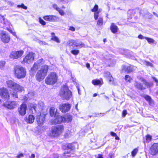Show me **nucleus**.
I'll return each instance as SVG.
<instances>
[{
    "label": "nucleus",
    "instance_id": "nucleus-1",
    "mask_svg": "<svg viewBox=\"0 0 158 158\" xmlns=\"http://www.w3.org/2000/svg\"><path fill=\"white\" fill-rule=\"evenodd\" d=\"M59 95L63 100H68L72 96V92L69 90L68 87L64 85L61 88Z\"/></svg>",
    "mask_w": 158,
    "mask_h": 158
},
{
    "label": "nucleus",
    "instance_id": "nucleus-20",
    "mask_svg": "<svg viewBox=\"0 0 158 158\" xmlns=\"http://www.w3.org/2000/svg\"><path fill=\"white\" fill-rule=\"evenodd\" d=\"M50 114L51 117H56V115H58L56 110L54 107H52L50 108Z\"/></svg>",
    "mask_w": 158,
    "mask_h": 158
},
{
    "label": "nucleus",
    "instance_id": "nucleus-45",
    "mask_svg": "<svg viewBox=\"0 0 158 158\" xmlns=\"http://www.w3.org/2000/svg\"><path fill=\"white\" fill-rule=\"evenodd\" d=\"M5 64V62L4 61H1L0 62V69L4 67Z\"/></svg>",
    "mask_w": 158,
    "mask_h": 158
},
{
    "label": "nucleus",
    "instance_id": "nucleus-8",
    "mask_svg": "<svg viewBox=\"0 0 158 158\" xmlns=\"http://www.w3.org/2000/svg\"><path fill=\"white\" fill-rule=\"evenodd\" d=\"M73 148L71 144H69L67 145V149L63 155L64 158H67L74 156V154L72 153L73 152Z\"/></svg>",
    "mask_w": 158,
    "mask_h": 158
},
{
    "label": "nucleus",
    "instance_id": "nucleus-47",
    "mask_svg": "<svg viewBox=\"0 0 158 158\" xmlns=\"http://www.w3.org/2000/svg\"><path fill=\"white\" fill-rule=\"evenodd\" d=\"M52 6L53 8L57 11L60 8L56 4H53Z\"/></svg>",
    "mask_w": 158,
    "mask_h": 158
},
{
    "label": "nucleus",
    "instance_id": "nucleus-44",
    "mask_svg": "<svg viewBox=\"0 0 158 158\" xmlns=\"http://www.w3.org/2000/svg\"><path fill=\"white\" fill-rule=\"evenodd\" d=\"M39 21L40 24L43 25H45L46 24L45 22L40 17L39 18Z\"/></svg>",
    "mask_w": 158,
    "mask_h": 158
},
{
    "label": "nucleus",
    "instance_id": "nucleus-27",
    "mask_svg": "<svg viewBox=\"0 0 158 158\" xmlns=\"http://www.w3.org/2000/svg\"><path fill=\"white\" fill-rule=\"evenodd\" d=\"M40 66L37 64V63H35L31 69V71L35 72L39 68Z\"/></svg>",
    "mask_w": 158,
    "mask_h": 158
},
{
    "label": "nucleus",
    "instance_id": "nucleus-41",
    "mask_svg": "<svg viewBox=\"0 0 158 158\" xmlns=\"http://www.w3.org/2000/svg\"><path fill=\"white\" fill-rule=\"evenodd\" d=\"M100 11V10H98V11L97 12H95L94 13V18L95 20H96L98 19V14L99 12Z\"/></svg>",
    "mask_w": 158,
    "mask_h": 158
},
{
    "label": "nucleus",
    "instance_id": "nucleus-48",
    "mask_svg": "<svg viewBox=\"0 0 158 158\" xmlns=\"http://www.w3.org/2000/svg\"><path fill=\"white\" fill-rule=\"evenodd\" d=\"M70 135V132L68 131L64 135V137L66 138H69Z\"/></svg>",
    "mask_w": 158,
    "mask_h": 158
},
{
    "label": "nucleus",
    "instance_id": "nucleus-52",
    "mask_svg": "<svg viewBox=\"0 0 158 158\" xmlns=\"http://www.w3.org/2000/svg\"><path fill=\"white\" fill-rule=\"evenodd\" d=\"M152 78L154 81L156 82L157 86L158 85V80L157 79L156 77H153ZM157 93H158V91H157Z\"/></svg>",
    "mask_w": 158,
    "mask_h": 158
},
{
    "label": "nucleus",
    "instance_id": "nucleus-12",
    "mask_svg": "<svg viewBox=\"0 0 158 158\" xmlns=\"http://www.w3.org/2000/svg\"><path fill=\"white\" fill-rule=\"evenodd\" d=\"M1 40L4 43H8L9 42L10 37L6 31H2L1 34Z\"/></svg>",
    "mask_w": 158,
    "mask_h": 158
},
{
    "label": "nucleus",
    "instance_id": "nucleus-32",
    "mask_svg": "<svg viewBox=\"0 0 158 158\" xmlns=\"http://www.w3.org/2000/svg\"><path fill=\"white\" fill-rule=\"evenodd\" d=\"M106 74H107V75L108 76L107 77V78L110 81V82H111V81H113V78L112 77V76L111 75L110 73L109 72H107L106 73Z\"/></svg>",
    "mask_w": 158,
    "mask_h": 158
},
{
    "label": "nucleus",
    "instance_id": "nucleus-18",
    "mask_svg": "<svg viewBox=\"0 0 158 158\" xmlns=\"http://www.w3.org/2000/svg\"><path fill=\"white\" fill-rule=\"evenodd\" d=\"M137 67L132 65L127 66L123 65L122 67V70H124L127 73H130L136 69Z\"/></svg>",
    "mask_w": 158,
    "mask_h": 158
},
{
    "label": "nucleus",
    "instance_id": "nucleus-30",
    "mask_svg": "<svg viewBox=\"0 0 158 158\" xmlns=\"http://www.w3.org/2000/svg\"><path fill=\"white\" fill-rule=\"evenodd\" d=\"M57 118L59 123H60L62 122H64V118L63 117L58 115V116H57Z\"/></svg>",
    "mask_w": 158,
    "mask_h": 158
},
{
    "label": "nucleus",
    "instance_id": "nucleus-56",
    "mask_svg": "<svg viewBox=\"0 0 158 158\" xmlns=\"http://www.w3.org/2000/svg\"><path fill=\"white\" fill-rule=\"evenodd\" d=\"M69 30L72 31H74L75 30V28L73 27H69Z\"/></svg>",
    "mask_w": 158,
    "mask_h": 158
},
{
    "label": "nucleus",
    "instance_id": "nucleus-21",
    "mask_svg": "<svg viewBox=\"0 0 158 158\" xmlns=\"http://www.w3.org/2000/svg\"><path fill=\"white\" fill-rule=\"evenodd\" d=\"M134 85L136 88L139 90H143L145 89V87H144L141 84L137 81H135Z\"/></svg>",
    "mask_w": 158,
    "mask_h": 158
},
{
    "label": "nucleus",
    "instance_id": "nucleus-10",
    "mask_svg": "<svg viewBox=\"0 0 158 158\" xmlns=\"http://www.w3.org/2000/svg\"><path fill=\"white\" fill-rule=\"evenodd\" d=\"M71 105L68 103H61L60 105L59 109L63 113L68 111L70 109Z\"/></svg>",
    "mask_w": 158,
    "mask_h": 158
},
{
    "label": "nucleus",
    "instance_id": "nucleus-11",
    "mask_svg": "<svg viewBox=\"0 0 158 158\" xmlns=\"http://www.w3.org/2000/svg\"><path fill=\"white\" fill-rule=\"evenodd\" d=\"M0 95L3 98L8 99L10 95L8 89L5 88H0Z\"/></svg>",
    "mask_w": 158,
    "mask_h": 158
},
{
    "label": "nucleus",
    "instance_id": "nucleus-46",
    "mask_svg": "<svg viewBox=\"0 0 158 158\" xmlns=\"http://www.w3.org/2000/svg\"><path fill=\"white\" fill-rule=\"evenodd\" d=\"M146 139L147 141L148 142L150 141L152 139V136L149 135H148L146 136Z\"/></svg>",
    "mask_w": 158,
    "mask_h": 158
},
{
    "label": "nucleus",
    "instance_id": "nucleus-26",
    "mask_svg": "<svg viewBox=\"0 0 158 158\" xmlns=\"http://www.w3.org/2000/svg\"><path fill=\"white\" fill-rule=\"evenodd\" d=\"M52 38L51 40H53L57 43H59L60 42V41L58 38L55 35V34L54 32H52L51 33Z\"/></svg>",
    "mask_w": 158,
    "mask_h": 158
},
{
    "label": "nucleus",
    "instance_id": "nucleus-63",
    "mask_svg": "<svg viewBox=\"0 0 158 158\" xmlns=\"http://www.w3.org/2000/svg\"><path fill=\"white\" fill-rule=\"evenodd\" d=\"M86 67H87L88 69H89V67H90V64H89V63H87V64H86Z\"/></svg>",
    "mask_w": 158,
    "mask_h": 158
},
{
    "label": "nucleus",
    "instance_id": "nucleus-16",
    "mask_svg": "<svg viewBox=\"0 0 158 158\" xmlns=\"http://www.w3.org/2000/svg\"><path fill=\"white\" fill-rule=\"evenodd\" d=\"M45 120V116L44 115L40 114L36 117V120L39 126H42Z\"/></svg>",
    "mask_w": 158,
    "mask_h": 158
},
{
    "label": "nucleus",
    "instance_id": "nucleus-57",
    "mask_svg": "<svg viewBox=\"0 0 158 158\" xmlns=\"http://www.w3.org/2000/svg\"><path fill=\"white\" fill-rule=\"evenodd\" d=\"M14 4V3L11 2L9 1L8 2V4L10 6H12Z\"/></svg>",
    "mask_w": 158,
    "mask_h": 158
},
{
    "label": "nucleus",
    "instance_id": "nucleus-22",
    "mask_svg": "<svg viewBox=\"0 0 158 158\" xmlns=\"http://www.w3.org/2000/svg\"><path fill=\"white\" fill-rule=\"evenodd\" d=\"M106 60V63L108 64L109 66H113L115 63V61L113 60H112L110 58H105Z\"/></svg>",
    "mask_w": 158,
    "mask_h": 158
},
{
    "label": "nucleus",
    "instance_id": "nucleus-38",
    "mask_svg": "<svg viewBox=\"0 0 158 158\" xmlns=\"http://www.w3.org/2000/svg\"><path fill=\"white\" fill-rule=\"evenodd\" d=\"M145 39L146 40L148 43L150 44L153 43L154 42V40L153 39L148 37H145Z\"/></svg>",
    "mask_w": 158,
    "mask_h": 158
},
{
    "label": "nucleus",
    "instance_id": "nucleus-29",
    "mask_svg": "<svg viewBox=\"0 0 158 158\" xmlns=\"http://www.w3.org/2000/svg\"><path fill=\"white\" fill-rule=\"evenodd\" d=\"M142 63L143 64L148 66H150L151 67H153V66L152 64L147 61L143 60L142 61Z\"/></svg>",
    "mask_w": 158,
    "mask_h": 158
},
{
    "label": "nucleus",
    "instance_id": "nucleus-61",
    "mask_svg": "<svg viewBox=\"0 0 158 158\" xmlns=\"http://www.w3.org/2000/svg\"><path fill=\"white\" fill-rule=\"evenodd\" d=\"M109 156L110 158H113L114 157V154L112 153L110 154Z\"/></svg>",
    "mask_w": 158,
    "mask_h": 158
},
{
    "label": "nucleus",
    "instance_id": "nucleus-19",
    "mask_svg": "<svg viewBox=\"0 0 158 158\" xmlns=\"http://www.w3.org/2000/svg\"><path fill=\"white\" fill-rule=\"evenodd\" d=\"M71 43L74 46L79 47L80 48L84 46V44L81 42H78L77 40H72L71 41Z\"/></svg>",
    "mask_w": 158,
    "mask_h": 158
},
{
    "label": "nucleus",
    "instance_id": "nucleus-49",
    "mask_svg": "<svg viewBox=\"0 0 158 158\" xmlns=\"http://www.w3.org/2000/svg\"><path fill=\"white\" fill-rule=\"evenodd\" d=\"M57 11H58L59 14L61 15H64V11L61 10L60 8L59 9V10H58Z\"/></svg>",
    "mask_w": 158,
    "mask_h": 158
},
{
    "label": "nucleus",
    "instance_id": "nucleus-2",
    "mask_svg": "<svg viewBox=\"0 0 158 158\" xmlns=\"http://www.w3.org/2000/svg\"><path fill=\"white\" fill-rule=\"evenodd\" d=\"M14 71L15 76L19 79L24 77L26 76V69L21 66H15L14 68Z\"/></svg>",
    "mask_w": 158,
    "mask_h": 158
},
{
    "label": "nucleus",
    "instance_id": "nucleus-35",
    "mask_svg": "<svg viewBox=\"0 0 158 158\" xmlns=\"http://www.w3.org/2000/svg\"><path fill=\"white\" fill-rule=\"evenodd\" d=\"M138 151V149L137 148L134 149L131 152V155L133 157H134Z\"/></svg>",
    "mask_w": 158,
    "mask_h": 158
},
{
    "label": "nucleus",
    "instance_id": "nucleus-42",
    "mask_svg": "<svg viewBox=\"0 0 158 158\" xmlns=\"http://www.w3.org/2000/svg\"><path fill=\"white\" fill-rule=\"evenodd\" d=\"M57 116H58V115H56V117H54L55 118L52 121V123L53 124H57L59 123L58 121V118H57Z\"/></svg>",
    "mask_w": 158,
    "mask_h": 158
},
{
    "label": "nucleus",
    "instance_id": "nucleus-24",
    "mask_svg": "<svg viewBox=\"0 0 158 158\" xmlns=\"http://www.w3.org/2000/svg\"><path fill=\"white\" fill-rule=\"evenodd\" d=\"M110 29L113 33H115L117 32L118 28L114 24L112 23L110 26Z\"/></svg>",
    "mask_w": 158,
    "mask_h": 158
},
{
    "label": "nucleus",
    "instance_id": "nucleus-14",
    "mask_svg": "<svg viewBox=\"0 0 158 158\" xmlns=\"http://www.w3.org/2000/svg\"><path fill=\"white\" fill-rule=\"evenodd\" d=\"M150 153L152 155H155L158 153V144H153L150 148Z\"/></svg>",
    "mask_w": 158,
    "mask_h": 158
},
{
    "label": "nucleus",
    "instance_id": "nucleus-62",
    "mask_svg": "<svg viewBox=\"0 0 158 158\" xmlns=\"http://www.w3.org/2000/svg\"><path fill=\"white\" fill-rule=\"evenodd\" d=\"M97 158H103L101 155H98Z\"/></svg>",
    "mask_w": 158,
    "mask_h": 158
},
{
    "label": "nucleus",
    "instance_id": "nucleus-23",
    "mask_svg": "<svg viewBox=\"0 0 158 158\" xmlns=\"http://www.w3.org/2000/svg\"><path fill=\"white\" fill-rule=\"evenodd\" d=\"M35 120L34 116L32 115H29L28 118H27V122L28 123H32Z\"/></svg>",
    "mask_w": 158,
    "mask_h": 158
},
{
    "label": "nucleus",
    "instance_id": "nucleus-59",
    "mask_svg": "<svg viewBox=\"0 0 158 158\" xmlns=\"http://www.w3.org/2000/svg\"><path fill=\"white\" fill-rule=\"evenodd\" d=\"M35 155L34 154H32L31 156H29V158H35Z\"/></svg>",
    "mask_w": 158,
    "mask_h": 158
},
{
    "label": "nucleus",
    "instance_id": "nucleus-4",
    "mask_svg": "<svg viewBox=\"0 0 158 158\" xmlns=\"http://www.w3.org/2000/svg\"><path fill=\"white\" fill-rule=\"evenodd\" d=\"M57 75L56 73L51 72L46 78L45 83L48 85L54 84L57 82Z\"/></svg>",
    "mask_w": 158,
    "mask_h": 158
},
{
    "label": "nucleus",
    "instance_id": "nucleus-28",
    "mask_svg": "<svg viewBox=\"0 0 158 158\" xmlns=\"http://www.w3.org/2000/svg\"><path fill=\"white\" fill-rule=\"evenodd\" d=\"M63 117L64 118V122L69 123L72 120V117L70 115H67Z\"/></svg>",
    "mask_w": 158,
    "mask_h": 158
},
{
    "label": "nucleus",
    "instance_id": "nucleus-25",
    "mask_svg": "<svg viewBox=\"0 0 158 158\" xmlns=\"http://www.w3.org/2000/svg\"><path fill=\"white\" fill-rule=\"evenodd\" d=\"M145 99L149 103V104L151 105H152L153 104V101L152 99L148 95H146L144 96Z\"/></svg>",
    "mask_w": 158,
    "mask_h": 158
},
{
    "label": "nucleus",
    "instance_id": "nucleus-13",
    "mask_svg": "<svg viewBox=\"0 0 158 158\" xmlns=\"http://www.w3.org/2000/svg\"><path fill=\"white\" fill-rule=\"evenodd\" d=\"M17 104L15 101L7 102L4 104V106L9 109H13L17 106Z\"/></svg>",
    "mask_w": 158,
    "mask_h": 158
},
{
    "label": "nucleus",
    "instance_id": "nucleus-33",
    "mask_svg": "<svg viewBox=\"0 0 158 158\" xmlns=\"http://www.w3.org/2000/svg\"><path fill=\"white\" fill-rule=\"evenodd\" d=\"M103 23V21L102 18L101 17H100L97 21V25L99 26H101L102 25Z\"/></svg>",
    "mask_w": 158,
    "mask_h": 158
},
{
    "label": "nucleus",
    "instance_id": "nucleus-39",
    "mask_svg": "<svg viewBox=\"0 0 158 158\" xmlns=\"http://www.w3.org/2000/svg\"><path fill=\"white\" fill-rule=\"evenodd\" d=\"M18 8H21L25 10H27V6L24 5L22 3L21 5H19L17 6Z\"/></svg>",
    "mask_w": 158,
    "mask_h": 158
},
{
    "label": "nucleus",
    "instance_id": "nucleus-54",
    "mask_svg": "<svg viewBox=\"0 0 158 158\" xmlns=\"http://www.w3.org/2000/svg\"><path fill=\"white\" fill-rule=\"evenodd\" d=\"M142 79V81H143V82L145 83V85L147 86V87H148L149 86V84L148 83H147L145 80H143V78H141Z\"/></svg>",
    "mask_w": 158,
    "mask_h": 158
},
{
    "label": "nucleus",
    "instance_id": "nucleus-51",
    "mask_svg": "<svg viewBox=\"0 0 158 158\" xmlns=\"http://www.w3.org/2000/svg\"><path fill=\"white\" fill-rule=\"evenodd\" d=\"M11 94L13 97L15 98H18V95L17 94V92H15V91H14L13 92H12Z\"/></svg>",
    "mask_w": 158,
    "mask_h": 158
},
{
    "label": "nucleus",
    "instance_id": "nucleus-40",
    "mask_svg": "<svg viewBox=\"0 0 158 158\" xmlns=\"http://www.w3.org/2000/svg\"><path fill=\"white\" fill-rule=\"evenodd\" d=\"M79 52V51L77 50H73L71 51V53L75 55H77Z\"/></svg>",
    "mask_w": 158,
    "mask_h": 158
},
{
    "label": "nucleus",
    "instance_id": "nucleus-55",
    "mask_svg": "<svg viewBox=\"0 0 158 158\" xmlns=\"http://www.w3.org/2000/svg\"><path fill=\"white\" fill-rule=\"evenodd\" d=\"M138 38L139 39H145V38L146 37H143L142 35H139V36H138Z\"/></svg>",
    "mask_w": 158,
    "mask_h": 158
},
{
    "label": "nucleus",
    "instance_id": "nucleus-36",
    "mask_svg": "<svg viewBox=\"0 0 158 158\" xmlns=\"http://www.w3.org/2000/svg\"><path fill=\"white\" fill-rule=\"evenodd\" d=\"M35 63H37V64L40 66L42 64H43L44 63V61H43L42 58H41L38 60Z\"/></svg>",
    "mask_w": 158,
    "mask_h": 158
},
{
    "label": "nucleus",
    "instance_id": "nucleus-9",
    "mask_svg": "<svg viewBox=\"0 0 158 158\" xmlns=\"http://www.w3.org/2000/svg\"><path fill=\"white\" fill-rule=\"evenodd\" d=\"M23 53L24 51L23 50L14 51L11 53L10 55V57L13 59H17L21 56Z\"/></svg>",
    "mask_w": 158,
    "mask_h": 158
},
{
    "label": "nucleus",
    "instance_id": "nucleus-3",
    "mask_svg": "<svg viewBox=\"0 0 158 158\" xmlns=\"http://www.w3.org/2000/svg\"><path fill=\"white\" fill-rule=\"evenodd\" d=\"M48 66L47 65L43 66L40 70L37 73L35 76L36 80L38 81H40L43 80L47 73Z\"/></svg>",
    "mask_w": 158,
    "mask_h": 158
},
{
    "label": "nucleus",
    "instance_id": "nucleus-58",
    "mask_svg": "<svg viewBox=\"0 0 158 158\" xmlns=\"http://www.w3.org/2000/svg\"><path fill=\"white\" fill-rule=\"evenodd\" d=\"M127 114V111L126 110H124L123 112V114L124 116H125Z\"/></svg>",
    "mask_w": 158,
    "mask_h": 158
},
{
    "label": "nucleus",
    "instance_id": "nucleus-34",
    "mask_svg": "<svg viewBox=\"0 0 158 158\" xmlns=\"http://www.w3.org/2000/svg\"><path fill=\"white\" fill-rule=\"evenodd\" d=\"M36 104L35 103H31L30 104V106L31 110H34V111H36Z\"/></svg>",
    "mask_w": 158,
    "mask_h": 158
},
{
    "label": "nucleus",
    "instance_id": "nucleus-64",
    "mask_svg": "<svg viewBox=\"0 0 158 158\" xmlns=\"http://www.w3.org/2000/svg\"><path fill=\"white\" fill-rule=\"evenodd\" d=\"M153 14L155 15L157 17H158V15L157 14H156V13L155 12H153Z\"/></svg>",
    "mask_w": 158,
    "mask_h": 158
},
{
    "label": "nucleus",
    "instance_id": "nucleus-50",
    "mask_svg": "<svg viewBox=\"0 0 158 158\" xmlns=\"http://www.w3.org/2000/svg\"><path fill=\"white\" fill-rule=\"evenodd\" d=\"M58 157L59 155L57 153H53L51 156V158H57Z\"/></svg>",
    "mask_w": 158,
    "mask_h": 158
},
{
    "label": "nucleus",
    "instance_id": "nucleus-17",
    "mask_svg": "<svg viewBox=\"0 0 158 158\" xmlns=\"http://www.w3.org/2000/svg\"><path fill=\"white\" fill-rule=\"evenodd\" d=\"M27 106L26 104H22L20 107L19 108V114L22 116H24L26 112Z\"/></svg>",
    "mask_w": 158,
    "mask_h": 158
},
{
    "label": "nucleus",
    "instance_id": "nucleus-60",
    "mask_svg": "<svg viewBox=\"0 0 158 158\" xmlns=\"http://www.w3.org/2000/svg\"><path fill=\"white\" fill-rule=\"evenodd\" d=\"M111 135L112 136H114V137L115 136H116V135H117L116 133H115L114 132H111Z\"/></svg>",
    "mask_w": 158,
    "mask_h": 158
},
{
    "label": "nucleus",
    "instance_id": "nucleus-6",
    "mask_svg": "<svg viewBox=\"0 0 158 158\" xmlns=\"http://www.w3.org/2000/svg\"><path fill=\"white\" fill-rule=\"evenodd\" d=\"M64 130V127L62 125L55 127L52 128V135L53 137H57L63 132Z\"/></svg>",
    "mask_w": 158,
    "mask_h": 158
},
{
    "label": "nucleus",
    "instance_id": "nucleus-5",
    "mask_svg": "<svg viewBox=\"0 0 158 158\" xmlns=\"http://www.w3.org/2000/svg\"><path fill=\"white\" fill-rule=\"evenodd\" d=\"M6 84L8 87L15 91L22 92L24 90L23 87L12 81H7Z\"/></svg>",
    "mask_w": 158,
    "mask_h": 158
},
{
    "label": "nucleus",
    "instance_id": "nucleus-43",
    "mask_svg": "<svg viewBox=\"0 0 158 158\" xmlns=\"http://www.w3.org/2000/svg\"><path fill=\"white\" fill-rule=\"evenodd\" d=\"M98 6L97 5H95L94 7V8L92 9L91 11L92 12H97L98 11Z\"/></svg>",
    "mask_w": 158,
    "mask_h": 158
},
{
    "label": "nucleus",
    "instance_id": "nucleus-37",
    "mask_svg": "<svg viewBox=\"0 0 158 158\" xmlns=\"http://www.w3.org/2000/svg\"><path fill=\"white\" fill-rule=\"evenodd\" d=\"M125 79L127 82H131L132 80L131 78L129 75H126L125 76Z\"/></svg>",
    "mask_w": 158,
    "mask_h": 158
},
{
    "label": "nucleus",
    "instance_id": "nucleus-31",
    "mask_svg": "<svg viewBox=\"0 0 158 158\" xmlns=\"http://www.w3.org/2000/svg\"><path fill=\"white\" fill-rule=\"evenodd\" d=\"M92 82L94 85H98L101 83L100 81L97 79L93 80H92Z\"/></svg>",
    "mask_w": 158,
    "mask_h": 158
},
{
    "label": "nucleus",
    "instance_id": "nucleus-7",
    "mask_svg": "<svg viewBox=\"0 0 158 158\" xmlns=\"http://www.w3.org/2000/svg\"><path fill=\"white\" fill-rule=\"evenodd\" d=\"M34 53L32 52H30L23 58L22 63H26L29 64L32 62L34 59Z\"/></svg>",
    "mask_w": 158,
    "mask_h": 158
},
{
    "label": "nucleus",
    "instance_id": "nucleus-53",
    "mask_svg": "<svg viewBox=\"0 0 158 158\" xmlns=\"http://www.w3.org/2000/svg\"><path fill=\"white\" fill-rule=\"evenodd\" d=\"M23 157V153H20L16 157L17 158H21Z\"/></svg>",
    "mask_w": 158,
    "mask_h": 158
},
{
    "label": "nucleus",
    "instance_id": "nucleus-15",
    "mask_svg": "<svg viewBox=\"0 0 158 158\" xmlns=\"http://www.w3.org/2000/svg\"><path fill=\"white\" fill-rule=\"evenodd\" d=\"M43 18L45 20L50 22L56 21L59 19L57 16L53 15H46Z\"/></svg>",
    "mask_w": 158,
    "mask_h": 158
}]
</instances>
